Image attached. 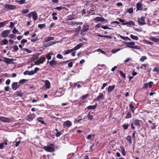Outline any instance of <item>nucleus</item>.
Here are the masks:
<instances>
[{
  "label": "nucleus",
  "mask_w": 159,
  "mask_h": 159,
  "mask_svg": "<svg viewBox=\"0 0 159 159\" xmlns=\"http://www.w3.org/2000/svg\"><path fill=\"white\" fill-rule=\"evenodd\" d=\"M43 148L47 152H52L54 150V146L53 144H51L50 146H44Z\"/></svg>",
  "instance_id": "nucleus-1"
},
{
  "label": "nucleus",
  "mask_w": 159,
  "mask_h": 159,
  "mask_svg": "<svg viewBox=\"0 0 159 159\" xmlns=\"http://www.w3.org/2000/svg\"><path fill=\"white\" fill-rule=\"evenodd\" d=\"M46 58L44 57H42L38 60H36L35 61V64L39 65L40 64H43L45 61Z\"/></svg>",
  "instance_id": "nucleus-2"
},
{
  "label": "nucleus",
  "mask_w": 159,
  "mask_h": 159,
  "mask_svg": "<svg viewBox=\"0 0 159 159\" xmlns=\"http://www.w3.org/2000/svg\"><path fill=\"white\" fill-rule=\"evenodd\" d=\"M0 121L3 122L10 123L11 122V120L9 118L1 116L0 117Z\"/></svg>",
  "instance_id": "nucleus-3"
},
{
  "label": "nucleus",
  "mask_w": 159,
  "mask_h": 159,
  "mask_svg": "<svg viewBox=\"0 0 159 159\" xmlns=\"http://www.w3.org/2000/svg\"><path fill=\"white\" fill-rule=\"evenodd\" d=\"M10 30H6L3 31L1 34V36L4 38H6L7 37L8 34L10 33Z\"/></svg>",
  "instance_id": "nucleus-4"
},
{
  "label": "nucleus",
  "mask_w": 159,
  "mask_h": 159,
  "mask_svg": "<svg viewBox=\"0 0 159 159\" xmlns=\"http://www.w3.org/2000/svg\"><path fill=\"white\" fill-rule=\"evenodd\" d=\"M5 8L9 10H13L16 9V6L15 5L9 4H6L5 5Z\"/></svg>",
  "instance_id": "nucleus-5"
},
{
  "label": "nucleus",
  "mask_w": 159,
  "mask_h": 159,
  "mask_svg": "<svg viewBox=\"0 0 159 159\" xmlns=\"http://www.w3.org/2000/svg\"><path fill=\"white\" fill-rule=\"evenodd\" d=\"M61 62H57V61H56L52 59L49 62L50 65L52 66V67H54L55 66H56L57 65H60Z\"/></svg>",
  "instance_id": "nucleus-6"
},
{
  "label": "nucleus",
  "mask_w": 159,
  "mask_h": 159,
  "mask_svg": "<svg viewBox=\"0 0 159 159\" xmlns=\"http://www.w3.org/2000/svg\"><path fill=\"white\" fill-rule=\"evenodd\" d=\"M145 17L143 16H142L141 18H138V20L139 23L141 25H143L146 24V22L145 21Z\"/></svg>",
  "instance_id": "nucleus-7"
},
{
  "label": "nucleus",
  "mask_w": 159,
  "mask_h": 159,
  "mask_svg": "<svg viewBox=\"0 0 159 159\" xmlns=\"http://www.w3.org/2000/svg\"><path fill=\"white\" fill-rule=\"evenodd\" d=\"M124 43L126 45V46L127 47L131 48H133L134 45L135 44V43L133 42H125Z\"/></svg>",
  "instance_id": "nucleus-8"
},
{
  "label": "nucleus",
  "mask_w": 159,
  "mask_h": 159,
  "mask_svg": "<svg viewBox=\"0 0 159 159\" xmlns=\"http://www.w3.org/2000/svg\"><path fill=\"white\" fill-rule=\"evenodd\" d=\"M71 122L69 120H66L64 122L63 126L64 127H67L68 128L72 125Z\"/></svg>",
  "instance_id": "nucleus-9"
},
{
  "label": "nucleus",
  "mask_w": 159,
  "mask_h": 159,
  "mask_svg": "<svg viewBox=\"0 0 159 159\" xmlns=\"http://www.w3.org/2000/svg\"><path fill=\"white\" fill-rule=\"evenodd\" d=\"M104 97L103 94L102 93H99V96L96 98L94 99V101H98L102 99Z\"/></svg>",
  "instance_id": "nucleus-10"
},
{
  "label": "nucleus",
  "mask_w": 159,
  "mask_h": 159,
  "mask_svg": "<svg viewBox=\"0 0 159 159\" xmlns=\"http://www.w3.org/2000/svg\"><path fill=\"white\" fill-rule=\"evenodd\" d=\"M89 26L88 25H83V27L81 30V34L82 33L86 32L89 30Z\"/></svg>",
  "instance_id": "nucleus-11"
},
{
  "label": "nucleus",
  "mask_w": 159,
  "mask_h": 159,
  "mask_svg": "<svg viewBox=\"0 0 159 159\" xmlns=\"http://www.w3.org/2000/svg\"><path fill=\"white\" fill-rule=\"evenodd\" d=\"M3 61L7 64H10L13 61V58L10 59L7 58H4Z\"/></svg>",
  "instance_id": "nucleus-12"
},
{
  "label": "nucleus",
  "mask_w": 159,
  "mask_h": 159,
  "mask_svg": "<svg viewBox=\"0 0 159 159\" xmlns=\"http://www.w3.org/2000/svg\"><path fill=\"white\" fill-rule=\"evenodd\" d=\"M140 121L138 119L134 120V124L138 127V129H139L140 127Z\"/></svg>",
  "instance_id": "nucleus-13"
},
{
  "label": "nucleus",
  "mask_w": 159,
  "mask_h": 159,
  "mask_svg": "<svg viewBox=\"0 0 159 159\" xmlns=\"http://www.w3.org/2000/svg\"><path fill=\"white\" fill-rule=\"evenodd\" d=\"M136 7L137 10L141 11L142 9V5L141 2H139L137 3L136 5Z\"/></svg>",
  "instance_id": "nucleus-14"
},
{
  "label": "nucleus",
  "mask_w": 159,
  "mask_h": 159,
  "mask_svg": "<svg viewBox=\"0 0 159 159\" xmlns=\"http://www.w3.org/2000/svg\"><path fill=\"white\" fill-rule=\"evenodd\" d=\"M94 20L97 21H105L106 20L103 18L100 17H97L95 18Z\"/></svg>",
  "instance_id": "nucleus-15"
},
{
  "label": "nucleus",
  "mask_w": 159,
  "mask_h": 159,
  "mask_svg": "<svg viewBox=\"0 0 159 159\" xmlns=\"http://www.w3.org/2000/svg\"><path fill=\"white\" fill-rule=\"evenodd\" d=\"M8 41L7 39H4L0 42V44L2 46L8 44Z\"/></svg>",
  "instance_id": "nucleus-16"
},
{
  "label": "nucleus",
  "mask_w": 159,
  "mask_h": 159,
  "mask_svg": "<svg viewBox=\"0 0 159 159\" xmlns=\"http://www.w3.org/2000/svg\"><path fill=\"white\" fill-rule=\"evenodd\" d=\"M18 83L14 82L12 84V88L13 90H16L18 87Z\"/></svg>",
  "instance_id": "nucleus-17"
},
{
  "label": "nucleus",
  "mask_w": 159,
  "mask_h": 159,
  "mask_svg": "<svg viewBox=\"0 0 159 159\" xmlns=\"http://www.w3.org/2000/svg\"><path fill=\"white\" fill-rule=\"evenodd\" d=\"M39 57V55L38 54H34L33 55L32 57L30 58V61H33L35 60L38 59Z\"/></svg>",
  "instance_id": "nucleus-18"
},
{
  "label": "nucleus",
  "mask_w": 159,
  "mask_h": 159,
  "mask_svg": "<svg viewBox=\"0 0 159 159\" xmlns=\"http://www.w3.org/2000/svg\"><path fill=\"white\" fill-rule=\"evenodd\" d=\"M123 25H131L133 26L135 25L134 22L133 21H129L128 22L123 23Z\"/></svg>",
  "instance_id": "nucleus-19"
},
{
  "label": "nucleus",
  "mask_w": 159,
  "mask_h": 159,
  "mask_svg": "<svg viewBox=\"0 0 159 159\" xmlns=\"http://www.w3.org/2000/svg\"><path fill=\"white\" fill-rule=\"evenodd\" d=\"M54 39V38L52 37H48L47 38H45L44 39V41L46 43H47L48 41L51 40H53Z\"/></svg>",
  "instance_id": "nucleus-20"
},
{
  "label": "nucleus",
  "mask_w": 159,
  "mask_h": 159,
  "mask_svg": "<svg viewBox=\"0 0 159 159\" xmlns=\"http://www.w3.org/2000/svg\"><path fill=\"white\" fill-rule=\"evenodd\" d=\"M150 39L152 41H153L155 43L159 42V39L158 38L152 37L150 38Z\"/></svg>",
  "instance_id": "nucleus-21"
},
{
  "label": "nucleus",
  "mask_w": 159,
  "mask_h": 159,
  "mask_svg": "<svg viewBox=\"0 0 159 159\" xmlns=\"http://www.w3.org/2000/svg\"><path fill=\"white\" fill-rule=\"evenodd\" d=\"M45 86L48 89L50 88V83L48 80H46L45 81Z\"/></svg>",
  "instance_id": "nucleus-22"
},
{
  "label": "nucleus",
  "mask_w": 159,
  "mask_h": 159,
  "mask_svg": "<svg viewBox=\"0 0 159 159\" xmlns=\"http://www.w3.org/2000/svg\"><path fill=\"white\" fill-rule=\"evenodd\" d=\"M115 87V85H113L111 86H109L108 88V92H109L111 91L114 89Z\"/></svg>",
  "instance_id": "nucleus-23"
},
{
  "label": "nucleus",
  "mask_w": 159,
  "mask_h": 159,
  "mask_svg": "<svg viewBox=\"0 0 159 159\" xmlns=\"http://www.w3.org/2000/svg\"><path fill=\"white\" fill-rule=\"evenodd\" d=\"M97 104H96L94 105H90L89 106H88L87 107V108L88 109H95L97 107Z\"/></svg>",
  "instance_id": "nucleus-24"
},
{
  "label": "nucleus",
  "mask_w": 159,
  "mask_h": 159,
  "mask_svg": "<svg viewBox=\"0 0 159 159\" xmlns=\"http://www.w3.org/2000/svg\"><path fill=\"white\" fill-rule=\"evenodd\" d=\"M56 43L55 42L53 41H52L50 42H49L48 43H47L46 44H44V45H45V47H48L52 45L55 44Z\"/></svg>",
  "instance_id": "nucleus-25"
},
{
  "label": "nucleus",
  "mask_w": 159,
  "mask_h": 159,
  "mask_svg": "<svg viewBox=\"0 0 159 159\" xmlns=\"http://www.w3.org/2000/svg\"><path fill=\"white\" fill-rule=\"evenodd\" d=\"M82 46V43H79L75 46L74 48H73V49L74 50H77L79 48H80Z\"/></svg>",
  "instance_id": "nucleus-26"
},
{
  "label": "nucleus",
  "mask_w": 159,
  "mask_h": 159,
  "mask_svg": "<svg viewBox=\"0 0 159 159\" xmlns=\"http://www.w3.org/2000/svg\"><path fill=\"white\" fill-rule=\"evenodd\" d=\"M129 109L132 111V112L134 113V106L132 105V104L130 103L129 105Z\"/></svg>",
  "instance_id": "nucleus-27"
},
{
  "label": "nucleus",
  "mask_w": 159,
  "mask_h": 159,
  "mask_svg": "<svg viewBox=\"0 0 159 159\" xmlns=\"http://www.w3.org/2000/svg\"><path fill=\"white\" fill-rule=\"evenodd\" d=\"M120 148L122 151V153L123 156H125L126 155V152L125 151V148L123 146H121L120 147Z\"/></svg>",
  "instance_id": "nucleus-28"
},
{
  "label": "nucleus",
  "mask_w": 159,
  "mask_h": 159,
  "mask_svg": "<svg viewBox=\"0 0 159 159\" xmlns=\"http://www.w3.org/2000/svg\"><path fill=\"white\" fill-rule=\"evenodd\" d=\"M8 22V20H5L3 22H0V28L6 24Z\"/></svg>",
  "instance_id": "nucleus-29"
},
{
  "label": "nucleus",
  "mask_w": 159,
  "mask_h": 159,
  "mask_svg": "<svg viewBox=\"0 0 159 159\" xmlns=\"http://www.w3.org/2000/svg\"><path fill=\"white\" fill-rule=\"evenodd\" d=\"M36 13V12L35 11H32L30 13L27 15L29 18H30L32 16L33 17L34 16L33 15L35 14Z\"/></svg>",
  "instance_id": "nucleus-30"
},
{
  "label": "nucleus",
  "mask_w": 159,
  "mask_h": 159,
  "mask_svg": "<svg viewBox=\"0 0 159 159\" xmlns=\"http://www.w3.org/2000/svg\"><path fill=\"white\" fill-rule=\"evenodd\" d=\"M130 37L132 39L136 40H138V37L137 36H134L132 34H131L130 35Z\"/></svg>",
  "instance_id": "nucleus-31"
},
{
  "label": "nucleus",
  "mask_w": 159,
  "mask_h": 159,
  "mask_svg": "<svg viewBox=\"0 0 159 159\" xmlns=\"http://www.w3.org/2000/svg\"><path fill=\"white\" fill-rule=\"evenodd\" d=\"M126 139L127 141L129 142L130 144H131L132 143V140L131 138V136L129 135L127 136Z\"/></svg>",
  "instance_id": "nucleus-32"
},
{
  "label": "nucleus",
  "mask_w": 159,
  "mask_h": 159,
  "mask_svg": "<svg viewBox=\"0 0 159 159\" xmlns=\"http://www.w3.org/2000/svg\"><path fill=\"white\" fill-rule=\"evenodd\" d=\"M73 49H71L70 50H66L64 53V55H66L69 53H70L74 51Z\"/></svg>",
  "instance_id": "nucleus-33"
},
{
  "label": "nucleus",
  "mask_w": 159,
  "mask_h": 159,
  "mask_svg": "<svg viewBox=\"0 0 159 159\" xmlns=\"http://www.w3.org/2000/svg\"><path fill=\"white\" fill-rule=\"evenodd\" d=\"M29 12V10L28 9H23L21 11V13L23 14H25L28 13Z\"/></svg>",
  "instance_id": "nucleus-34"
},
{
  "label": "nucleus",
  "mask_w": 159,
  "mask_h": 159,
  "mask_svg": "<svg viewBox=\"0 0 159 159\" xmlns=\"http://www.w3.org/2000/svg\"><path fill=\"white\" fill-rule=\"evenodd\" d=\"M12 32L14 34H20V33L19 32V31L17 30L15 27L12 30Z\"/></svg>",
  "instance_id": "nucleus-35"
},
{
  "label": "nucleus",
  "mask_w": 159,
  "mask_h": 159,
  "mask_svg": "<svg viewBox=\"0 0 159 159\" xmlns=\"http://www.w3.org/2000/svg\"><path fill=\"white\" fill-rule=\"evenodd\" d=\"M46 26L45 24H39L38 25V27L40 29L43 28Z\"/></svg>",
  "instance_id": "nucleus-36"
},
{
  "label": "nucleus",
  "mask_w": 159,
  "mask_h": 159,
  "mask_svg": "<svg viewBox=\"0 0 159 159\" xmlns=\"http://www.w3.org/2000/svg\"><path fill=\"white\" fill-rule=\"evenodd\" d=\"M66 9V8L64 7H62L61 6V7H56L55 8V9L57 10L58 11H61L62 9Z\"/></svg>",
  "instance_id": "nucleus-37"
},
{
  "label": "nucleus",
  "mask_w": 159,
  "mask_h": 159,
  "mask_svg": "<svg viewBox=\"0 0 159 159\" xmlns=\"http://www.w3.org/2000/svg\"><path fill=\"white\" fill-rule=\"evenodd\" d=\"M147 57L145 56H143L140 59V61L141 62H143L144 60H146L147 59Z\"/></svg>",
  "instance_id": "nucleus-38"
},
{
  "label": "nucleus",
  "mask_w": 159,
  "mask_h": 159,
  "mask_svg": "<svg viewBox=\"0 0 159 159\" xmlns=\"http://www.w3.org/2000/svg\"><path fill=\"white\" fill-rule=\"evenodd\" d=\"M27 81V80L23 79L20 80L19 81V83L21 84H23L25 82Z\"/></svg>",
  "instance_id": "nucleus-39"
},
{
  "label": "nucleus",
  "mask_w": 159,
  "mask_h": 159,
  "mask_svg": "<svg viewBox=\"0 0 159 159\" xmlns=\"http://www.w3.org/2000/svg\"><path fill=\"white\" fill-rule=\"evenodd\" d=\"M133 9L132 7H130L129 9H128L127 11V12L129 13V14H131L133 12Z\"/></svg>",
  "instance_id": "nucleus-40"
},
{
  "label": "nucleus",
  "mask_w": 159,
  "mask_h": 159,
  "mask_svg": "<svg viewBox=\"0 0 159 159\" xmlns=\"http://www.w3.org/2000/svg\"><path fill=\"white\" fill-rule=\"evenodd\" d=\"M34 16L33 17V19L34 21L36 20L38 17V16L37 13H36L35 14L33 15Z\"/></svg>",
  "instance_id": "nucleus-41"
},
{
  "label": "nucleus",
  "mask_w": 159,
  "mask_h": 159,
  "mask_svg": "<svg viewBox=\"0 0 159 159\" xmlns=\"http://www.w3.org/2000/svg\"><path fill=\"white\" fill-rule=\"evenodd\" d=\"M23 50L25 51L28 53H30L32 52L31 50H30L28 49L27 48H24L23 49Z\"/></svg>",
  "instance_id": "nucleus-42"
},
{
  "label": "nucleus",
  "mask_w": 159,
  "mask_h": 159,
  "mask_svg": "<svg viewBox=\"0 0 159 159\" xmlns=\"http://www.w3.org/2000/svg\"><path fill=\"white\" fill-rule=\"evenodd\" d=\"M119 72L121 74V76L124 78H125L126 77L125 74L124 73L121 71H119Z\"/></svg>",
  "instance_id": "nucleus-43"
},
{
  "label": "nucleus",
  "mask_w": 159,
  "mask_h": 159,
  "mask_svg": "<svg viewBox=\"0 0 159 159\" xmlns=\"http://www.w3.org/2000/svg\"><path fill=\"white\" fill-rule=\"evenodd\" d=\"M141 48L138 45H134L133 49H140Z\"/></svg>",
  "instance_id": "nucleus-44"
},
{
  "label": "nucleus",
  "mask_w": 159,
  "mask_h": 159,
  "mask_svg": "<svg viewBox=\"0 0 159 159\" xmlns=\"http://www.w3.org/2000/svg\"><path fill=\"white\" fill-rule=\"evenodd\" d=\"M42 118L41 117H39L37 118V120L39 122H41L42 124H44L45 123L42 120Z\"/></svg>",
  "instance_id": "nucleus-45"
},
{
  "label": "nucleus",
  "mask_w": 159,
  "mask_h": 159,
  "mask_svg": "<svg viewBox=\"0 0 159 159\" xmlns=\"http://www.w3.org/2000/svg\"><path fill=\"white\" fill-rule=\"evenodd\" d=\"M122 126L125 129H128L129 125L128 124H124L122 125Z\"/></svg>",
  "instance_id": "nucleus-46"
},
{
  "label": "nucleus",
  "mask_w": 159,
  "mask_h": 159,
  "mask_svg": "<svg viewBox=\"0 0 159 159\" xmlns=\"http://www.w3.org/2000/svg\"><path fill=\"white\" fill-rule=\"evenodd\" d=\"M120 38H121V39L123 40H127V38H128V37H125V36H121V35H120Z\"/></svg>",
  "instance_id": "nucleus-47"
},
{
  "label": "nucleus",
  "mask_w": 159,
  "mask_h": 159,
  "mask_svg": "<svg viewBox=\"0 0 159 159\" xmlns=\"http://www.w3.org/2000/svg\"><path fill=\"white\" fill-rule=\"evenodd\" d=\"M9 36L11 39H16V35H14V34H11Z\"/></svg>",
  "instance_id": "nucleus-48"
},
{
  "label": "nucleus",
  "mask_w": 159,
  "mask_h": 159,
  "mask_svg": "<svg viewBox=\"0 0 159 159\" xmlns=\"http://www.w3.org/2000/svg\"><path fill=\"white\" fill-rule=\"evenodd\" d=\"M131 117V114L129 112H128L125 117L126 118H129Z\"/></svg>",
  "instance_id": "nucleus-49"
},
{
  "label": "nucleus",
  "mask_w": 159,
  "mask_h": 159,
  "mask_svg": "<svg viewBox=\"0 0 159 159\" xmlns=\"http://www.w3.org/2000/svg\"><path fill=\"white\" fill-rule=\"evenodd\" d=\"M57 58H59V59H62L63 58V57L62 56V55L60 54H57Z\"/></svg>",
  "instance_id": "nucleus-50"
},
{
  "label": "nucleus",
  "mask_w": 159,
  "mask_h": 159,
  "mask_svg": "<svg viewBox=\"0 0 159 159\" xmlns=\"http://www.w3.org/2000/svg\"><path fill=\"white\" fill-rule=\"evenodd\" d=\"M27 42V40L25 39H23L22 40H21L20 43L21 44H23V45H24V43H26Z\"/></svg>",
  "instance_id": "nucleus-51"
},
{
  "label": "nucleus",
  "mask_w": 159,
  "mask_h": 159,
  "mask_svg": "<svg viewBox=\"0 0 159 159\" xmlns=\"http://www.w3.org/2000/svg\"><path fill=\"white\" fill-rule=\"evenodd\" d=\"M89 96V94L87 93L85 95H84L82 96V99L84 100L87 97Z\"/></svg>",
  "instance_id": "nucleus-52"
},
{
  "label": "nucleus",
  "mask_w": 159,
  "mask_h": 159,
  "mask_svg": "<svg viewBox=\"0 0 159 159\" xmlns=\"http://www.w3.org/2000/svg\"><path fill=\"white\" fill-rule=\"evenodd\" d=\"M120 50V48H118L116 49H114L112 51V52L113 53H115L116 52Z\"/></svg>",
  "instance_id": "nucleus-53"
},
{
  "label": "nucleus",
  "mask_w": 159,
  "mask_h": 159,
  "mask_svg": "<svg viewBox=\"0 0 159 159\" xmlns=\"http://www.w3.org/2000/svg\"><path fill=\"white\" fill-rule=\"evenodd\" d=\"M62 134V132L61 131H60V132H58L56 134V136L57 137H59L61 134Z\"/></svg>",
  "instance_id": "nucleus-54"
},
{
  "label": "nucleus",
  "mask_w": 159,
  "mask_h": 159,
  "mask_svg": "<svg viewBox=\"0 0 159 159\" xmlns=\"http://www.w3.org/2000/svg\"><path fill=\"white\" fill-rule=\"evenodd\" d=\"M89 113H90V112L89 113V114L87 115V117L89 119L92 120L93 119V116L90 115H89Z\"/></svg>",
  "instance_id": "nucleus-55"
},
{
  "label": "nucleus",
  "mask_w": 159,
  "mask_h": 159,
  "mask_svg": "<svg viewBox=\"0 0 159 159\" xmlns=\"http://www.w3.org/2000/svg\"><path fill=\"white\" fill-rule=\"evenodd\" d=\"M26 0H20L18 1V3L20 4H24Z\"/></svg>",
  "instance_id": "nucleus-56"
},
{
  "label": "nucleus",
  "mask_w": 159,
  "mask_h": 159,
  "mask_svg": "<svg viewBox=\"0 0 159 159\" xmlns=\"http://www.w3.org/2000/svg\"><path fill=\"white\" fill-rule=\"evenodd\" d=\"M145 43L147 44H150V45H152L153 44V43L150 42L149 41H147V40H145Z\"/></svg>",
  "instance_id": "nucleus-57"
},
{
  "label": "nucleus",
  "mask_w": 159,
  "mask_h": 159,
  "mask_svg": "<svg viewBox=\"0 0 159 159\" xmlns=\"http://www.w3.org/2000/svg\"><path fill=\"white\" fill-rule=\"evenodd\" d=\"M17 95L18 96L21 97L23 96V93L21 92H19L17 93Z\"/></svg>",
  "instance_id": "nucleus-58"
},
{
  "label": "nucleus",
  "mask_w": 159,
  "mask_h": 159,
  "mask_svg": "<svg viewBox=\"0 0 159 159\" xmlns=\"http://www.w3.org/2000/svg\"><path fill=\"white\" fill-rule=\"evenodd\" d=\"M107 85V83H103L102 84V87L101 88V89L102 90L103 89H104V88Z\"/></svg>",
  "instance_id": "nucleus-59"
},
{
  "label": "nucleus",
  "mask_w": 159,
  "mask_h": 159,
  "mask_svg": "<svg viewBox=\"0 0 159 159\" xmlns=\"http://www.w3.org/2000/svg\"><path fill=\"white\" fill-rule=\"evenodd\" d=\"M24 75H30V71L27 70V71H25L24 72Z\"/></svg>",
  "instance_id": "nucleus-60"
},
{
  "label": "nucleus",
  "mask_w": 159,
  "mask_h": 159,
  "mask_svg": "<svg viewBox=\"0 0 159 159\" xmlns=\"http://www.w3.org/2000/svg\"><path fill=\"white\" fill-rule=\"evenodd\" d=\"M46 57L48 60H50L51 59V56L50 54H48L46 56Z\"/></svg>",
  "instance_id": "nucleus-61"
},
{
  "label": "nucleus",
  "mask_w": 159,
  "mask_h": 159,
  "mask_svg": "<svg viewBox=\"0 0 159 159\" xmlns=\"http://www.w3.org/2000/svg\"><path fill=\"white\" fill-rule=\"evenodd\" d=\"M39 69L38 67H36L34 69V73H36L39 70Z\"/></svg>",
  "instance_id": "nucleus-62"
},
{
  "label": "nucleus",
  "mask_w": 159,
  "mask_h": 159,
  "mask_svg": "<svg viewBox=\"0 0 159 159\" xmlns=\"http://www.w3.org/2000/svg\"><path fill=\"white\" fill-rule=\"evenodd\" d=\"M13 48L14 50L16 51L18 50L19 49L18 46L17 45L14 46L13 47Z\"/></svg>",
  "instance_id": "nucleus-63"
},
{
  "label": "nucleus",
  "mask_w": 159,
  "mask_h": 159,
  "mask_svg": "<svg viewBox=\"0 0 159 159\" xmlns=\"http://www.w3.org/2000/svg\"><path fill=\"white\" fill-rule=\"evenodd\" d=\"M154 70L157 72V73H158L159 72V68H156L154 69Z\"/></svg>",
  "instance_id": "nucleus-64"
}]
</instances>
